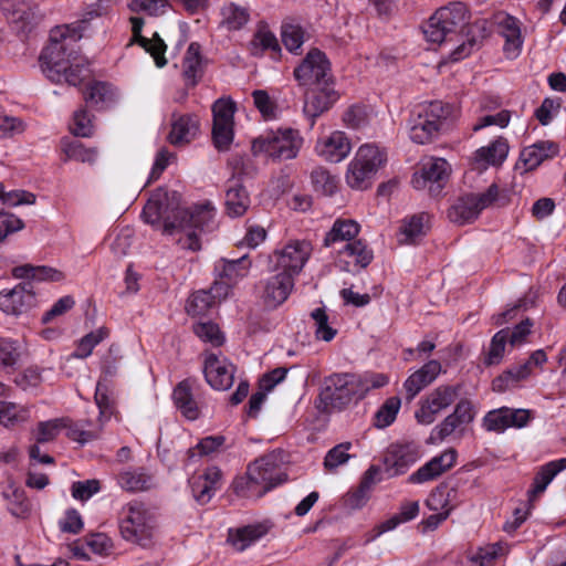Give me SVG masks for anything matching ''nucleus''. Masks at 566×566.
<instances>
[{"label":"nucleus","mask_w":566,"mask_h":566,"mask_svg":"<svg viewBox=\"0 0 566 566\" xmlns=\"http://www.w3.org/2000/svg\"><path fill=\"white\" fill-rule=\"evenodd\" d=\"M142 217L150 224L163 221L165 234L182 233L177 240L178 244L193 252L201 248L197 231H211L214 228V210L210 203L185 209L177 191L155 195L144 207Z\"/></svg>","instance_id":"nucleus-1"},{"label":"nucleus","mask_w":566,"mask_h":566,"mask_svg":"<svg viewBox=\"0 0 566 566\" xmlns=\"http://www.w3.org/2000/svg\"><path fill=\"white\" fill-rule=\"evenodd\" d=\"M470 14L464 3L452 2L438 9L423 27L427 41L441 44L461 38L462 42L451 52V59L459 61L480 48L486 36V22L469 23Z\"/></svg>","instance_id":"nucleus-2"},{"label":"nucleus","mask_w":566,"mask_h":566,"mask_svg":"<svg viewBox=\"0 0 566 566\" xmlns=\"http://www.w3.org/2000/svg\"><path fill=\"white\" fill-rule=\"evenodd\" d=\"M286 478L277 457L270 453L250 463L245 474L234 479L232 490L240 497L258 500L285 482Z\"/></svg>","instance_id":"nucleus-3"},{"label":"nucleus","mask_w":566,"mask_h":566,"mask_svg":"<svg viewBox=\"0 0 566 566\" xmlns=\"http://www.w3.org/2000/svg\"><path fill=\"white\" fill-rule=\"evenodd\" d=\"M358 374L340 373L325 377L318 395L317 408L324 412L342 410L353 400L363 399Z\"/></svg>","instance_id":"nucleus-4"},{"label":"nucleus","mask_w":566,"mask_h":566,"mask_svg":"<svg viewBox=\"0 0 566 566\" xmlns=\"http://www.w3.org/2000/svg\"><path fill=\"white\" fill-rule=\"evenodd\" d=\"M303 142L298 130L279 128L255 138L252 143V150L255 155L264 154L272 160H290L296 158Z\"/></svg>","instance_id":"nucleus-5"},{"label":"nucleus","mask_w":566,"mask_h":566,"mask_svg":"<svg viewBox=\"0 0 566 566\" xmlns=\"http://www.w3.org/2000/svg\"><path fill=\"white\" fill-rule=\"evenodd\" d=\"M74 36H69L63 29L56 28L51 31L50 43L39 57L42 72L53 82H62V71L73 61L74 51L71 49Z\"/></svg>","instance_id":"nucleus-6"},{"label":"nucleus","mask_w":566,"mask_h":566,"mask_svg":"<svg viewBox=\"0 0 566 566\" xmlns=\"http://www.w3.org/2000/svg\"><path fill=\"white\" fill-rule=\"evenodd\" d=\"M62 429L66 430L69 439L85 444L97 440L101 437L102 423L93 426L88 420L74 422L67 417L55 418L39 422L35 431V439L39 443H45L54 440Z\"/></svg>","instance_id":"nucleus-7"},{"label":"nucleus","mask_w":566,"mask_h":566,"mask_svg":"<svg viewBox=\"0 0 566 566\" xmlns=\"http://www.w3.org/2000/svg\"><path fill=\"white\" fill-rule=\"evenodd\" d=\"M119 531L124 539L147 546L155 531V517L142 502H130L119 513Z\"/></svg>","instance_id":"nucleus-8"},{"label":"nucleus","mask_w":566,"mask_h":566,"mask_svg":"<svg viewBox=\"0 0 566 566\" xmlns=\"http://www.w3.org/2000/svg\"><path fill=\"white\" fill-rule=\"evenodd\" d=\"M386 155L376 145L360 146L346 172V182L352 189L365 190L370 187L377 170L385 164Z\"/></svg>","instance_id":"nucleus-9"},{"label":"nucleus","mask_w":566,"mask_h":566,"mask_svg":"<svg viewBox=\"0 0 566 566\" xmlns=\"http://www.w3.org/2000/svg\"><path fill=\"white\" fill-rule=\"evenodd\" d=\"M450 114V106L436 101L419 106L410 118V138L417 144L430 143L439 135L441 125Z\"/></svg>","instance_id":"nucleus-10"},{"label":"nucleus","mask_w":566,"mask_h":566,"mask_svg":"<svg viewBox=\"0 0 566 566\" xmlns=\"http://www.w3.org/2000/svg\"><path fill=\"white\" fill-rule=\"evenodd\" d=\"M499 197V187L492 184L485 192L467 193L457 199L449 208L448 218L451 222L463 226L473 222L482 210L490 207Z\"/></svg>","instance_id":"nucleus-11"},{"label":"nucleus","mask_w":566,"mask_h":566,"mask_svg":"<svg viewBox=\"0 0 566 566\" xmlns=\"http://www.w3.org/2000/svg\"><path fill=\"white\" fill-rule=\"evenodd\" d=\"M294 77L302 86L326 84L335 80L329 60L318 49H312L307 52L301 64L295 67Z\"/></svg>","instance_id":"nucleus-12"},{"label":"nucleus","mask_w":566,"mask_h":566,"mask_svg":"<svg viewBox=\"0 0 566 566\" xmlns=\"http://www.w3.org/2000/svg\"><path fill=\"white\" fill-rule=\"evenodd\" d=\"M311 253L312 245L308 241L293 240L275 250L270 255V263L273 265V270L291 274L294 277L302 271Z\"/></svg>","instance_id":"nucleus-13"},{"label":"nucleus","mask_w":566,"mask_h":566,"mask_svg":"<svg viewBox=\"0 0 566 566\" xmlns=\"http://www.w3.org/2000/svg\"><path fill=\"white\" fill-rule=\"evenodd\" d=\"M235 103L230 98H219L212 105V140L214 147L228 150L233 140Z\"/></svg>","instance_id":"nucleus-14"},{"label":"nucleus","mask_w":566,"mask_h":566,"mask_svg":"<svg viewBox=\"0 0 566 566\" xmlns=\"http://www.w3.org/2000/svg\"><path fill=\"white\" fill-rule=\"evenodd\" d=\"M461 385H441L427 395L416 411L418 422L430 424L436 420L437 415L453 403L459 396Z\"/></svg>","instance_id":"nucleus-15"},{"label":"nucleus","mask_w":566,"mask_h":566,"mask_svg":"<svg viewBox=\"0 0 566 566\" xmlns=\"http://www.w3.org/2000/svg\"><path fill=\"white\" fill-rule=\"evenodd\" d=\"M306 87L303 112L312 119L313 126L315 118L327 112L339 99L340 94L335 88V80Z\"/></svg>","instance_id":"nucleus-16"},{"label":"nucleus","mask_w":566,"mask_h":566,"mask_svg":"<svg viewBox=\"0 0 566 566\" xmlns=\"http://www.w3.org/2000/svg\"><path fill=\"white\" fill-rule=\"evenodd\" d=\"M2 10L18 33H30L41 20L36 4L29 0H3Z\"/></svg>","instance_id":"nucleus-17"},{"label":"nucleus","mask_w":566,"mask_h":566,"mask_svg":"<svg viewBox=\"0 0 566 566\" xmlns=\"http://www.w3.org/2000/svg\"><path fill=\"white\" fill-rule=\"evenodd\" d=\"M451 172V167L443 158H430L422 163L420 172H416L412 185L416 189H423L428 185L431 193H439Z\"/></svg>","instance_id":"nucleus-18"},{"label":"nucleus","mask_w":566,"mask_h":566,"mask_svg":"<svg viewBox=\"0 0 566 566\" xmlns=\"http://www.w3.org/2000/svg\"><path fill=\"white\" fill-rule=\"evenodd\" d=\"M35 305L36 296L31 282H22L0 292V310L8 315L19 316Z\"/></svg>","instance_id":"nucleus-19"},{"label":"nucleus","mask_w":566,"mask_h":566,"mask_svg":"<svg viewBox=\"0 0 566 566\" xmlns=\"http://www.w3.org/2000/svg\"><path fill=\"white\" fill-rule=\"evenodd\" d=\"M203 374L213 389L228 390L234 381L235 366L226 357L210 354L205 359Z\"/></svg>","instance_id":"nucleus-20"},{"label":"nucleus","mask_w":566,"mask_h":566,"mask_svg":"<svg viewBox=\"0 0 566 566\" xmlns=\"http://www.w3.org/2000/svg\"><path fill=\"white\" fill-rule=\"evenodd\" d=\"M530 419L531 411L527 409L502 407L491 410L484 416L483 427L488 431L502 432L510 427H525Z\"/></svg>","instance_id":"nucleus-21"},{"label":"nucleus","mask_w":566,"mask_h":566,"mask_svg":"<svg viewBox=\"0 0 566 566\" xmlns=\"http://www.w3.org/2000/svg\"><path fill=\"white\" fill-rule=\"evenodd\" d=\"M315 150L324 160L337 164L349 155L352 144L345 133L336 130L318 139Z\"/></svg>","instance_id":"nucleus-22"},{"label":"nucleus","mask_w":566,"mask_h":566,"mask_svg":"<svg viewBox=\"0 0 566 566\" xmlns=\"http://www.w3.org/2000/svg\"><path fill=\"white\" fill-rule=\"evenodd\" d=\"M475 416L474 407L471 400L461 399L454 407L452 413L447 416L443 421L433 429L439 440H443L452 434L459 427L469 424Z\"/></svg>","instance_id":"nucleus-23"},{"label":"nucleus","mask_w":566,"mask_h":566,"mask_svg":"<svg viewBox=\"0 0 566 566\" xmlns=\"http://www.w3.org/2000/svg\"><path fill=\"white\" fill-rule=\"evenodd\" d=\"M294 286L291 274L279 273L270 276L263 287L262 298L266 307L275 308L286 301Z\"/></svg>","instance_id":"nucleus-24"},{"label":"nucleus","mask_w":566,"mask_h":566,"mask_svg":"<svg viewBox=\"0 0 566 566\" xmlns=\"http://www.w3.org/2000/svg\"><path fill=\"white\" fill-rule=\"evenodd\" d=\"M130 23L133 39L129 44L134 42L139 44L143 49H145L146 52L150 53L158 67H164L167 64V60L165 57L167 45L165 44L164 40L159 36L157 32L154 33L151 39H147L142 35V30L144 27L143 18L132 17Z\"/></svg>","instance_id":"nucleus-25"},{"label":"nucleus","mask_w":566,"mask_h":566,"mask_svg":"<svg viewBox=\"0 0 566 566\" xmlns=\"http://www.w3.org/2000/svg\"><path fill=\"white\" fill-rule=\"evenodd\" d=\"M457 460V452L454 449H448L441 454L432 458L424 465L419 468L415 473L409 476L411 483H423L437 479L448 470H450Z\"/></svg>","instance_id":"nucleus-26"},{"label":"nucleus","mask_w":566,"mask_h":566,"mask_svg":"<svg viewBox=\"0 0 566 566\" xmlns=\"http://www.w3.org/2000/svg\"><path fill=\"white\" fill-rule=\"evenodd\" d=\"M241 170L227 181L226 209L230 217L243 216L250 207V196L240 178Z\"/></svg>","instance_id":"nucleus-27"},{"label":"nucleus","mask_w":566,"mask_h":566,"mask_svg":"<svg viewBox=\"0 0 566 566\" xmlns=\"http://www.w3.org/2000/svg\"><path fill=\"white\" fill-rule=\"evenodd\" d=\"M418 459L412 446H391L385 454L384 463L389 476L403 474Z\"/></svg>","instance_id":"nucleus-28"},{"label":"nucleus","mask_w":566,"mask_h":566,"mask_svg":"<svg viewBox=\"0 0 566 566\" xmlns=\"http://www.w3.org/2000/svg\"><path fill=\"white\" fill-rule=\"evenodd\" d=\"M199 129V120L197 116L191 114L178 115L172 114L171 130L168 140L174 146L189 144L197 135Z\"/></svg>","instance_id":"nucleus-29"},{"label":"nucleus","mask_w":566,"mask_h":566,"mask_svg":"<svg viewBox=\"0 0 566 566\" xmlns=\"http://www.w3.org/2000/svg\"><path fill=\"white\" fill-rule=\"evenodd\" d=\"M440 373L441 364L438 360H430L410 375L403 384L408 398H415L416 395L430 385Z\"/></svg>","instance_id":"nucleus-30"},{"label":"nucleus","mask_w":566,"mask_h":566,"mask_svg":"<svg viewBox=\"0 0 566 566\" xmlns=\"http://www.w3.org/2000/svg\"><path fill=\"white\" fill-rule=\"evenodd\" d=\"M12 276L15 279L28 280L27 282H61L65 274L52 266L23 264L12 269Z\"/></svg>","instance_id":"nucleus-31"},{"label":"nucleus","mask_w":566,"mask_h":566,"mask_svg":"<svg viewBox=\"0 0 566 566\" xmlns=\"http://www.w3.org/2000/svg\"><path fill=\"white\" fill-rule=\"evenodd\" d=\"M566 469V458L551 461L542 465L536 472L533 486L528 491V501L533 503L548 486L553 479Z\"/></svg>","instance_id":"nucleus-32"},{"label":"nucleus","mask_w":566,"mask_h":566,"mask_svg":"<svg viewBox=\"0 0 566 566\" xmlns=\"http://www.w3.org/2000/svg\"><path fill=\"white\" fill-rule=\"evenodd\" d=\"M360 230L359 224L352 219H337L331 230L325 234L323 245L335 248L340 243H348L356 239Z\"/></svg>","instance_id":"nucleus-33"},{"label":"nucleus","mask_w":566,"mask_h":566,"mask_svg":"<svg viewBox=\"0 0 566 566\" xmlns=\"http://www.w3.org/2000/svg\"><path fill=\"white\" fill-rule=\"evenodd\" d=\"M268 532L269 526L263 523L247 525L237 530H229L228 542L237 551L242 552Z\"/></svg>","instance_id":"nucleus-34"},{"label":"nucleus","mask_w":566,"mask_h":566,"mask_svg":"<svg viewBox=\"0 0 566 566\" xmlns=\"http://www.w3.org/2000/svg\"><path fill=\"white\" fill-rule=\"evenodd\" d=\"M557 144L549 140L538 142L522 150L521 160L524 163L527 170H532L539 166L545 159L557 155Z\"/></svg>","instance_id":"nucleus-35"},{"label":"nucleus","mask_w":566,"mask_h":566,"mask_svg":"<svg viewBox=\"0 0 566 566\" xmlns=\"http://www.w3.org/2000/svg\"><path fill=\"white\" fill-rule=\"evenodd\" d=\"M172 398L177 409L189 420L198 419L200 410L191 391L189 379L180 381L174 389Z\"/></svg>","instance_id":"nucleus-36"},{"label":"nucleus","mask_w":566,"mask_h":566,"mask_svg":"<svg viewBox=\"0 0 566 566\" xmlns=\"http://www.w3.org/2000/svg\"><path fill=\"white\" fill-rule=\"evenodd\" d=\"M509 145L504 138H499L488 147L479 148L474 154V163L478 168L484 169L489 165L497 166L506 158Z\"/></svg>","instance_id":"nucleus-37"},{"label":"nucleus","mask_w":566,"mask_h":566,"mask_svg":"<svg viewBox=\"0 0 566 566\" xmlns=\"http://www.w3.org/2000/svg\"><path fill=\"white\" fill-rule=\"evenodd\" d=\"M105 13L106 7L104 2L99 0L87 7L77 21L60 28L63 29L69 36H74L76 41L82 38L83 32L88 29L93 20L99 19Z\"/></svg>","instance_id":"nucleus-38"},{"label":"nucleus","mask_w":566,"mask_h":566,"mask_svg":"<svg viewBox=\"0 0 566 566\" xmlns=\"http://www.w3.org/2000/svg\"><path fill=\"white\" fill-rule=\"evenodd\" d=\"M501 33L505 39L504 51L509 57H515L522 48V35L517 19L511 15L500 21Z\"/></svg>","instance_id":"nucleus-39"},{"label":"nucleus","mask_w":566,"mask_h":566,"mask_svg":"<svg viewBox=\"0 0 566 566\" xmlns=\"http://www.w3.org/2000/svg\"><path fill=\"white\" fill-rule=\"evenodd\" d=\"M429 216L427 213L415 214L410 219L405 220L399 233V243L417 242L418 239L426 234Z\"/></svg>","instance_id":"nucleus-40"},{"label":"nucleus","mask_w":566,"mask_h":566,"mask_svg":"<svg viewBox=\"0 0 566 566\" xmlns=\"http://www.w3.org/2000/svg\"><path fill=\"white\" fill-rule=\"evenodd\" d=\"M182 74L192 86H195L202 76V60L200 45L196 42L190 43L182 62Z\"/></svg>","instance_id":"nucleus-41"},{"label":"nucleus","mask_w":566,"mask_h":566,"mask_svg":"<svg viewBox=\"0 0 566 566\" xmlns=\"http://www.w3.org/2000/svg\"><path fill=\"white\" fill-rule=\"evenodd\" d=\"M119 486L128 492L148 490L151 485V476L143 469H129L120 472L117 476Z\"/></svg>","instance_id":"nucleus-42"},{"label":"nucleus","mask_w":566,"mask_h":566,"mask_svg":"<svg viewBox=\"0 0 566 566\" xmlns=\"http://www.w3.org/2000/svg\"><path fill=\"white\" fill-rule=\"evenodd\" d=\"M116 97L114 87L105 82H95L85 94V102L98 109L108 107Z\"/></svg>","instance_id":"nucleus-43"},{"label":"nucleus","mask_w":566,"mask_h":566,"mask_svg":"<svg viewBox=\"0 0 566 566\" xmlns=\"http://www.w3.org/2000/svg\"><path fill=\"white\" fill-rule=\"evenodd\" d=\"M380 469L371 465L364 474L359 486L348 495V503L352 507L357 509L365 504L373 486L376 483V478L379 474Z\"/></svg>","instance_id":"nucleus-44"},{"label":"nucleus","mask_w":566,"mask_h":566,"mask_svg":"<svg viewBox=\"0 0 566 566\" xmlns=\"http://www.w3.org/2000/svg\"><path fill=\"white\" fill-rule=\"evenodd\" d=\"M531 374L530 361H525L522 365L509 368L502 375L496 377L492 381V388L494 391L502 392L509 389L512 385L527 378Z\"/></svg>","instance_id":"nucleus-45"},{"label":"nucleus","mask_w":566,"mask_h":566,"mask_svg":"<svg viewBox=\"0 0 566 566\" xmlns=\"http://www.w3.org/2000/svg\"><path fill=\"white\" fill-rule=\"evenodd\" d=\"M7 507L17 518L27 520L32 514V503L27 497L23 490L14 489L11 493H6Z\"/></svg>","instance_id":"nucleus-46"},{"label":"nucleus","mask_w":566,"mask_h":566,"mask_svg":"<svg viewBox=\"0 0 566 566\" xmlns=\"http://www.w3.org/2000/svg\"><path fill=\"white\" fill-rule=\"evenodd\" d=\"M338 253L340 256L347 255L353 258L355 264L361 269L368 266L374 258L373 251L361 240L345 243L343 248L338 249Z\"/></svg>","instance_id":"nucleus-47"},{"label":"nucleus","mask_w":566,"mask_h":566,"mask_svg":"<svg viewBox=\"0 0 566 566\" xmlns=\"http://www.w3.org/2000/svg\"><path fill=\"white\" fill-rule=\"evenodd\" d=\"M63 151L67 159L84 164H94L97 158L95 148H85L78 140H63Z\"/></svg>","instance_id":"nucleus-48"},{"label":"nucleus","mask_w":566,"mask_h":566,"mask_svg":"<svg viewBox=\"0 0 566 566\" xmlns=\"http://www.w3.org/2000/svg\"><path fill=\"white\" fill-rule=\"evenodd\" d=\"M265 50H271L277 53L281 49L275 35L265 28H261L250 42V52L252 55L258 56Z\"/></svg>","instance_id":"nucleus-49"},{"label":"nucleus","mask_w":566,"mask_h":566,"mask_svg":"<svg viewBox=\"0 0 566 566\" xmlns=\"http://www.w3.org/2000/svg\"><path fill=\"white\" fill-rule=\"evenodd\" d=\"M222 24L229 30H239L249 21V12L245 8L234 3H228L221 9Z\"/></svg>","instance_id":"nucleus-50"},{"label":"nucleus","mask_w":566,"mask_h":566,"mask_svg":"<svg viewBox=\"0 0 566 566\" xmlns=\"http://www.w3.org/2000/svg\"><path fill=\"white\" fill-rule=\"evenodd\" d=\"M314 321L315 336L319 340L331 342L337 331L329 325V318L324 307H317L310 314Z\"/></svg>","instance_id":"nucleus-51"},{"label":"nucleus","mask_w":566,"mask_h":566,"mask_svg":"<svg viewBox=\"0 0 566 566\" xmlns=\"http://www.w3.org/2000/svg\"><path fill=\"white\" fill-rule=\"evenodd\" d=\"M507 339L509 329H501L492 337L489 350L484 357V364L486 366L497 365L501 363Z\"/></svg>","instance_id":"nucleus-52"},{"label":"nucleus","mask_w":566,"mask_h":566,"mask_svg":"<svg viewBox=\"0 0 566 566\" xmlns=\"http://www.w3.org/2000/svg\"><path fill=\"white\" fill-rule=\"evenodd\" d=\"M312 184L317 192L332 196L337 189V181L324 167L315 168L311 174Z\"/></svg>","instance_id":"nucleus-53"},{"label":"nucleus","mask_w":566,"mask_h":566,"mask_svg":"<svg viewBox=\"0 0 566 566\" xmlns=\"http://www.w3.org/2000/svg\"><path fill=\"white\" fill-rule=\"evenodd\" d=\"M401 401L398 397L388 398L375 415V426L386 428L391 424L400 409Z\"/></svg>","instance_id":"nucleus-54"},{"label":"nucleus","mask_w":566,"mask_h":566,"mask_svg":"<svg viewBox=\"0 0 566 566\" xmlns=\"http://www.w3.org/2000/svg\"><path fill=\"white\" fill-rule=\"evenodd\" d=\"M214 296L208 291H198L193 293L187 302V313L192 316H199L207 313L212 306Z\"/></svg>","instance_id":"nucleus-55"},{"label":"nucleus","mask_w":566,"mask_h":566,"mask_svg":"<svg viewBox=\"0 0 566 566\" xmlns=\"http://www.w3.org/2000/svg\"><path fill=\"white\" fill-rule=\"evenodd\" d=\"M352 447V442H342L332 448L325 455L324 468L328 471H332L339 465L345 464L352 457L348 453Z\"/></svg>","instance_id":"nucleus-56"},{"label":"nucleus","mask_w":566,"mask_h":566,"mask_svg":"<svg viewBox=\"0 0 566 566\" xmlns=\"http://www.w3.org/2000/svg\"><path fill=\"white\" fill-rule=\"evenodd\" d=\"M28 410L17 403L0 401V422L6 427L28 418Z\"/></svg>","instance_id":"nucleus-57"},{"label":"nucleus","mask_w":566,"mask_h":566,"mask_svg":"<svg viewBox=\"0 0 566 566\" xmlns=\"http://www.w3.org/2000/svg\"><path fill=\"white\" fill-rule=\"evenodd\" d=\"M193 333L203 342H209L214 346H220L224 342L219 326L212 322H203L193 325Z\"/></svg>","instance_id":"nucleus-58"},{"label":"nucleus","mask_w":566,"mask_h":566,"mask_svg":"<svg viewBox=\"0 0 566 566\" xmlns=\"http://www.w3.org/2000/svg\"><path fill=\"white\" fill-rule=\"evenodd\" d=\"M0 201L3 206L17 207L20 205H33L35 195L25 190L4 191V187L0 184Z\"/></svg>","instance_id":"nucleus-59"},{"label":"nucleus","mask_w":566,"mask_h":566,"mask_svg":"<svg viewBox=\"0 0 566 566\" xmlns=\"http://www.w3.org/2000/svg\"><path fill=\"white\" fill-rule=\"evenodd\" d=\"M281 35L283 44L290 52L298 50L304 42V31L300 25L284 24Z\"/></svg>","instance_id":"nucleus-60"},{"label":"nucleus","mask_w":566,"mask_h":566,"mask_svg":"<svg viewBox=\"0 0 566 566\" xmlns=\"http://www.w3.org/2000/svg\"><path fill=\"white\" fill-rule=\"evenodd\" d=\"M223 436H210L201 439L195 448L188 450V458L193 459L198 455H209L217 451L224 443Z\"/></svg>","instance_id":"nucleus-61"},{"label":"nucleus","mask_w":566,"mask_h":566,"mask_svg":"<svg viewBox=\"0 0 566 566\" xmlns=\"http://www.w3.org/2000/svg\"><path fill=\"white\" fill-rule=\"evenodd\" d=\"M222 262L224 263L223 274L230 280L244 276L251 265L247 255L233 260L222 259Z\"/></svg>","instance_id":"nucleus-62"},{"label":"nucleus","mask_w":566,"mask_h":566,"mask_svg":"<svg viewBox=\"0 0 566 566\" xmlns=\"http://www.w3.org/2000/svg\"><path fill=\"white\" fill-rule=\"evenodd\" d=\"M20 358L19 346L15 342L0 337V367H11Z\"/></svg>","instance_id":"nucleus-63"},{"label":"nucleus","mask_w":566,"mask_h":566,"mask_svg":"<svg viewBox=\"0 0 566 566\" xmlns=\"http://www.w3.org/2000/svg\"><path fill=\"white\" fill-rule=\"evenodd\" d=\"M88 69L75 56L66 70L62 71V81L76 86L88 76Z\"/></svg>","instance_id":"nucleus-64"}]
</instances>
